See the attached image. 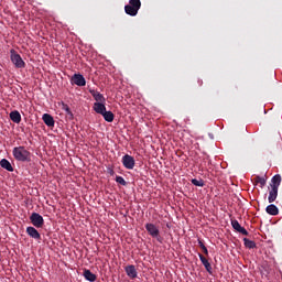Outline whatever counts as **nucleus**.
Instances as JSON below:
<instances>
[{"instance_id":"f257e3e1","label":"nucleus","mask_w":282,"mask_h":282,"mask_svg":"<svg viewBox=\"0 0 282 282\" xmlns=\"http://www.w3.org/2000/svg\"><path fill=\"white\" fill-rule=\"evenodd\" d=\"M12 153L17 162H32V153L23 145L13 148Z\"/></svg>"},{"instance_id":"f03ea898","label":"nucleus","mask_w":282,"mask_h":282,"mask_svg":"<svg viewBox=\"0 0 282 282\" xmlns=\"http://www.w3.org/2000/svg\"><path fill=\"white\" fill-rule=\"evenodd\" d=\"M140 8H142L140 0H129V3L124 7V12L129 17H137Z\"/></svg>"},{"instance_id":"7ed1b4c3","label":"nucleus","mask_w":282,"mask_h":282,"mask_svg":"<svg viewBox=\"0 0 282 282\" xmlns=\"http://www.w3.org/2000/svg\"><path fill=\"white\" fill-rule=\"evenodd\" d=\"M145 230L148 231L150 237H152L153 239H156L159 243H162L164 241V238L160 236V229L158 228V226H155V224L153 223L145 224Z\"/></svg>"},{"instance_id":"20e7f679","label":"nucleus","mask_w":282,"mask_h":282,"mask_svg":"<svg viewBox=\"0 0 282 282\" xmlns=\"http://www.w3.org/2000/svg\"><path fill=\"white\" fill-rule=\"evenodd\" d=\"M10 54H11L10 58H11V62L13 63V65L18 69H23V67H25V62L23 61L21 55L19 53H17V51H14V48H12L10 51Z\"/></svg>"},{"instance_id":"39448f33","label":"nucleus","mask_w":282,"mask_h":282,"mask_svg":"<svg viewBox=\"0 0 282 282\" xmlns=\"http://www.w3.org/2000/svg\"><path fill=\"white\" fill-rule=\"evenodd\" d=\"M30 221L35 228H43V226L45 225L43 216H41V214L39 213L31 214Z\"/></svg>"},{"instance_id":"423d86ee","label":"nucleus","mask_w":282,"mask_h":282,"mask_svg":"<svg viewBox=\"0 0 282 282\" xmlns=\"http://www.w3.org/2000/svg\"><path fill=\"white\" fill-rule=\"evenodd\" d=\"M121 162L124 169H128V171H132V169L135 166V159L129 154L123 155Z\"/></svg>"},{"instance_id":"0eeeda50","label":"nucleus","mask_w":282,"mask_h":282,"mask_svg":"<svg viewBox=\"0 0 282 282\" xmlns=\"http://www.w3.org/2000/svg\"><path fill=\"white\" fill-rule=\"evenodd\" d=\"M72 83H74V85H77V87H85V85H87V80L82 74H75L72 77Z\"/></svg>"},{"instance_id":"6e6552de","label":"nucleus","mask_w":282,"mask_h":282,"mask_svg":"<svg viewBox=\"0 0 282 282\" xmlns=\"http://www.w3.org/2000/svg\"><path fill=\"white\" fill-rule=\"evenodd\" d=\"M231 226L236 232H240V235H245V237H248V230L246 228L241 227L239 224V220L237 219H231Z\"/></svg>"},{"instance_id":"1a4fd4ad","label":"nucleus","mask_w":282,"mask_h":282,"mask_svg":"<svg viewBox=\"0 0 282 282\" xmlns=\"http://www.w3.org/2000/svg\"><path fill=\"white\" fill-rule=\"evenodd\" d=\"M198 257L205 270L208 272V274H213V264H210V262L208 261V258H206L202 253H198Z\"/></svg>"},{"instance_id":"9d476101","label":"nucleus","mask_w":282,"mask_h":282,"mask_svg":"<svg viewBox=\"0 0 282 282\" xmlns=\"http://www.w3.org/2000/svg\"><path fill=\"white\" fill-rule=\"evenodd\" d=\"M26 235H29V237L35 239L36 241H41V234L34 227H28Z\"/></svg>"},{"instance_id":"9b49d317","label":"nucleus","mask_w":282,"mask_h":282,"mask_svg":"<svg viewBox=\"0 0 282 282\" xmlns=\"http://www.w3.org/2000/svg\"><path fill=\"white\" fill-rule=\"evenodd\" d=\"M126 273L130 279H138V271L135 270V265L130 264L126 267Z\"/></svg>"},{"instance_id":"f8f14e48","label":"nucleus","mask_w":282,"mask_h":282,"mask_svg":"<svg viewBox=\"0 0 282 282\" xmlns=\"http://www.w3.org/2000/svg\"><path fill=\"white\" fill-rule=\"evenodd\" d=\"M89 94L93 96V98L96 100V102H105V96L100 94L98 90L89 89Z\"/></svg>"},{"instance_id":"ddd939ff","label":"nucleus","mask_w":282,"mask_h":282,"mask_svg":"<svg viewBox=\"0 0 282 282\" xmlns=\"http://www.w3.org/2000/svg\"><path fill=\"white\" fill-rule=\"evenodd\" d=\"M276 197H279V189L276 187H271L268 197L269 204H273V202H276Z\"/></svg>"},{"instance_id":"4468645a","label":"nucleus","mask_w":282,"mask_h":282,"mask_svg":"<svg viewBox=\"0 0 282 282\" xmlns=\"http://www.w3.org/2000/svg\"><path fill=\"white\" fill-rule=\"evenodd\" d=\"M42 120H43L44 124H46V127H54V124H55L54 117H52V115H50V113H44L42 116Z\"/></svg>"},{"instance_id":"2eb2a0df","label":"nucleus","mask_w":282,"mask_h":282,"mask_svg":"<svg viewBox=\"0 0 282 282\" xmlns=\"http://www.w3.org/2000/svg\"><path fill=\"white\" fill-rule=\"evenodd\" d=\"M94 111H96V113H99L100 116H102L107 111V107L102 102H95Z\"/></svg>"},{"instance_id":"dca6fc26","label":"nucleus","mask_w":282,"mask_h":282,"mask_svg":"<svg viewBox=\"0 0 282 282\" xmlns=\"http://www.w3.org/2000/svg\"><path fill=\"white\" fill-rule=\"evenodd\" d=\"M1 169H4L6 171H9V173H12L14 171V167L12 166V163L8 161V159H2L0 161Z\"/></svg>"},{"instance_id":"f3484780","label":"nucleus","mask_w":282,"mask_h":282,"mask_svg":"<svg viewBox=\"0 0 282 282\" xmlns=\"http://www.w3.org/2000/svg\"><path fill=\"white\" fill-rule=\"evenodd\" d=\"M10 119L15 124H19L21 122V112H19L18 110L11 111L10 112Z\"/></svg>"},{"instance_id":"a211bd4d","label":"nucleus","mask_w":282,"mask_h":282,"mask_svg":"<svg viewBox=\"0 0 282 282\" xmlns=\"http://www.w3.org/2000/svg\"><path fill=\"white\" fill-rule=\"evenodd\" d=\"M281 186V174H276L271 180V188H278Z\"/></svg>"},{"instance_id":"6ab92c4d","label":"nucleus","mask_w":282,"mask_h":282,"mask_svg":"<svg viewBox=\"0 0 282 282\" xmlns=\"http://www.w3.org/2000/svg\"><path fill=\"white\" fill-rule=\"evenodd\" d=\"M265 213H268V215H272L273 217H275V215H279V207H276V205L274 204H271L267 206Z\"/></svg>"},{"instance_id":"aec40b11","label":"nucleus","mask_w":282,"mask_h":282,"mask_svg":"<svg viewBox=\"0 0 282 282\" xmlns=\"http://www.w3.org/2000/svg\"><path fill=\"white\" fill-rule=\"evenodd\" d=\"M84 278L86 279V281L90 282H94L97 279L96 274H94L89 269H86L84 271Z\"/></svg>"},{"instance_id":"412c9836","label":"nucleus","mask_w":282,"mask_h":282,"mask_svg":"<svg viewBox=\"0 0 282 282\" xmlns=\"http://www.w3.org/2000/svg\"><path fill=\"white\" fill-rule=\"evenodd\" d=\"M101 116L106 120V122H113V118H116L113 112L107 110Z\"/></svg>"},{"instance_id":"4be33fe9","label":"nucleus","mask_w":282,"mask_h":282,"mask_svg":"<svg viewBox=\"0 0 282 282\" xmlns=\"http://www.w3.org/2000/svg\"><path fill=\"white\" fill-rule=\"evenodd\" d=\"M62 109L66 112V116L67 118H69V120H74V113L72 112V109H69V106H67V104H63Z\"/></svg>"},{"instance_id":"5701e85b","label":"nucleus","mask_w":282,"mask_h":282,"mask_svg":"<svg viewBox=\"0 0 282 282\" xmlns=\"http://www.w3.org/2000/svg\"><path fill=\"white\" fill-rule=\"evenodd\" d=\"M243 243L245 246L249 249V250H252L254 248H257V242L248 239V238H243Z\"/></svg>"},{"instance_id":"b1692460","label":"nucleus","mask_w":282,"mask_h":282,"mask_svg":"<svg viewBox=\"0 0 282 282\" xmlns=\"http://www.w3.org/2000/svg\"><path fill=\"white\" fill-rule=\"evenodd\" d=\"M254 182L256 184L260 185V188H263V186H265V180L261 176H256Z\"/></svg>"},{"instance_id":"393cba45","label":"nucleus","mask_w":282,"mask_h":282,"mask_svg":"<svg viewBox=\"0 0 282 282\" xmlns=\"http://www.w3.org/2000/svg\"><path fill=\"white\" fill-rule=\"evenodd\" d=\"M198 246L202 249V251L204 252L205 257H208V248H206V245H204V241L198 239Z\"/></svg>"},{"instance_id":"a878e982","label":"nucleus","mask_w":282,"mask_h":282,"mask_svg":"<svg viewBox=\"0 0 282 282\" xmlns=\"http://www.w3.org/2000/svg\"><path fill=\"white\" fill-rule=\"evenodd\" d=\"M117 184H120L121 186H127V181H124V177L122 176H116Z\"/></svg>"},{"instance_id":"bb28decb","label":"nucleus","mask_w":282,"mask_h":282,"mask_svg":"<svg viewBox=\"0 0 282 282\" xmlns=\"http://www.w3.org/2000/svg\"><path fill=\"white\" fill-rule=\"evenodd\" d=\"M192 184H193L194 186H200V187H203V186H204V180L193 178V180H192Z\"/></svg>"}]
</instances>
